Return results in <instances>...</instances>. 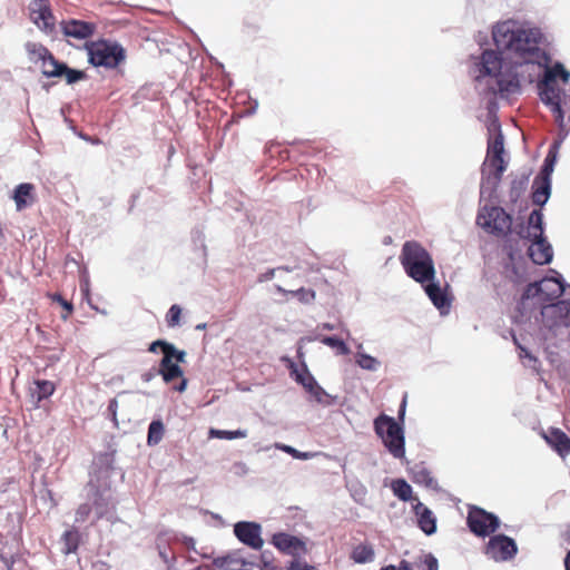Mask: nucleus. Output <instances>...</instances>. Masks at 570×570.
I'll return each instance as SVG.
<instances>
[{
    "label": "nucleus",
    "instance_id": "obj_1",
    "mask_svg": "<svg viewBox=\"0 0 570 570\" xmlns=\"http://www.w3.org/2000/svg\"><path fill=\"white\" fill-rule=\"evenodd\" d=\"M492 38L499 52L488 49L476 63L479 73L475 81L485 85V90L501 98L520 94L521 82L517 71L522 63L543 67V76L538 81V94L544 106L554 115L558 128L564 129L563 119L570 115V95L557 83L570 80V71L557 61L549 66L550 56L540 48L542 33L537 28L524 29L513 21L498 23L492 30Z\"/></svg>",
    "mask_w": 570,
    "mask_h": 570
},
{
    "label": "nucleus",
    "instance_id": "obj_2",
    "mask_svg": "<svg viewBox=\"0 0 570 570\" xmlns=\"http://www.w3.org/2000/svg\"><path fill=\"white\" fill-rule=\"evenodd\" d=\"M400 262L405 274L416 283L424 285L435 277L431 254L415 240H407L403 244Z\"/></svg>",
    "mask_w": 570,
    "mask_h": 570
},
{
    "label": "nucleus",
    "instance_id": "obj_3",
    "mask_svg": "<svg viewBox=\"0 0 570 570\" xmlns=\"http://www.w3.org/2000/svg\"><path fill=\"white\" fill-rule=\"evenodd\" d=\"M374 431L395 459L405 456V435L402 423L392 416L381 414L374 420Z\"/></svg>",
    "mask_w": 570,
    "mask_h": 570
},
{
    "label": "nucleus",
    "instance_id": "obj_4",
    "mask_svg": "<svg viewBox=\"0 0 570 570\" xmlns=\"http://www.w3.org/2000/svg\"><path fill=\"white\" fill-rule=\"evenodd\" d=\"M88 61L95 67L114 69L126 59L124 47L117 41L106 39L91 41L86 45Z\"/></svg>",
    "mask_w": 570,
    "mask_h": 570
},
{
    "label": "nucleus",
    "instance_id": "obj_5",
    "mask_svg": "<svg viewBox=\"0 0 570 570\" xmlns=\"http://www.w3.org/2000/svg\"><path fill=\"white\" fill-rule=\"evenodd\" d=\"M107 479V475H94L87 483V498L92 502V508L95 510V519L91 524H95L96 521L106 518L110 510L115 508L110 484Z\"/></svg>",
    "mask_w": 570,
    "mask_h": 570
},
{
    "label": "nucleus",
    "instance_id": "obj_6",
    "mask_svg": "<svg viewBox=\"0 0 570 570\" xmlns=\"http://www.w3.org/2000/svg\"><path fill=\"white\" fill-rule=\"evenodd\" d=\"M476 224L494 235H507L511 232L512 217L502 207L484 206L476 216Z\"/></svg>",
    "mask_w": 570,
    "mask_h": 570
},
{
    "label": "nucleus",
    "instance_id": "obj_7",
    "mask_svg": "<svg viewBox=\"0 0 570 570\" xmlns=\"http://www.w3.org/2000/svg\"><path fill=\"white\" fill-rule=\"evenodd\" d=\"M466 524L478 537H488L500 527L499 518L479 507H471L466 517Z\"/></svg>",
    "mask_w": 570,
    "mask_h": 570
},
{
    "label": "nucleus",
    "instance_id": "obj_8",
    "mask_svg": "<svg viewBox=\"0 0 570 570\" xmlns=\"http://www.w3.org/2000/svg\"><path fill=\"white\" fill-rule=\"evenodd\" d=\"M485 554L497 561H509L518 553L515 541L505 534L492 535L485 546Z\"/></svg>",
    "mask_w": 570,
    "mask_h": 570
},
{
    "label": "nucleus",
    "instance_id": "obj_9",
    "mask_svg": "<svg viewBox=\"0 0 570 570\" xmlns=\"http://www.w3.org/2000/svg\"><path fill=\"white\" fill-rule=\"evenodd\" d=\"M295 381L303 385V387L314 397V400L324 406H331L337 403L338 397L328 394L315 380V377L305 367L301 373L297 370L293 371Z\"/></svg>",
    "mask_w": 570,
    "mask_h": 570
},
{
    "label": "nucleus",
    "instance_id": "obj_10",
    "mask_svg": "<svg viewBox=\"0 0 570 570\" xmlns=\"http://www.w3.org/2000/svg\"><path fill=\"white\" fill-rule=\"evenodd\" d=\"M234 534L243 544L261 550L264 546L262 525L255 521H238L234 524Z\"/></svg>",
    "mask_w": 570,
    "mask_h": 570
},
{
    "label": "nucleus",
    "instance_id": "obj_11",
    "mask_svg": "<svg viewBox=\"0 0 570 570\" xmlns=\"http://www.w3.org/2000/svg\"><path fill=\"white\" fill-rule=\"evenodd\" d=\"M564 129L559 128V138L550 146L549 151L543 160V165L535 178L551 179L554 165L557 161L558 149L570 132V114L563 119Z\"/></svg>",
    "mask_w": 570,
    "mask_h": 570
},
{
    "label": "nucleus",
    "instance_id": "obj_12",
    "mask_svg": "<svg viewBox=\"0 0 570 570\" xmlns=\"http://www.w3.org/2000/svg\"><path fill=\"white\" fill-rule=\"evenodd\" d=\"M157 373L161 376L163 381L167 384L176 379H180L179 383L173 386V390L183 393L187 389L188 381L185 379L183 368L174 363L169 357L163 355Z\"/></svg>",
    "mask_w": 570,
    "mask_h": 570
},
{
    "label": "nucleus",
    "instance_id": "obj_13",
    "mask_svg": "<svg viewBox=\"0 0 570 570\" xmlns=\"http://www.w3.org/2000/svg\"><path fill=\"white\" fill-rule=\"evenodd\" d=\"M541 314L550 327L568 325L567 321L570 315V301L561 299L557 303L547 304L542 307Z\"/></svg>",
    "mask_w": 570,
    "mask_h": 570
},
{
    "label": "nucleus",
    "instance_id": "obj_14",
    "mask_svg": "<svg viewBox=\"0 0 570 570\" xmlns=\"http://www.w3.org/2000/svg\"><path fill=\"white\" fill-rule=\"evenodd\" d=\"M531 242L528 247V256L537 265H547L553 258V249L544 235L527 238Z\"/></svg>",
    "mask_w": 570,
    "mask_h": 570
},
{
    "label": "nucleus",
    "instance_id": "obj_15",
    "mask_svg": "<svg viewBox=\"0 0 570 570\" xmlns=\"http://www.w3.org/2000/svg\"><path fill=\"white\" fill-rule=\"evenodd\" d=\"M60 28L66 37L85 40L95 33L97 26L94 22L69 19L62 20L60 22Z\"/></svg>",
    "mask_w": 570,
    "mask_h": 570
},
{
    "label": "nucleus",
    "instance_id": "obj_16",
    "mask_svg": "<svg viewBox=\"0 0 570 570\" xmlns=\"http://www.w3.org/2000/svg\"><path fill=\"white\" fill-rule=\"evenodd\" d=\"M272 543L281 552L292 557H299L306 550L305 543L299 538L285 532L275 533Z\"/></svg>",
    "mask_w": 570,
    "mask_h": 570
},
{
    "label": "nucleus",
    "instance_id": "obj_17",
    "mask_svg": "<svg viewBox=\"0 0 570 570\" xmlns=\"http://www.w3.org/2000/svg\"><path fill=\"white\" fill-rule=\"evenodd\" d=\"M542 302H551L564 294L569 286L562 276L556 273V276L544 277L539 282Z\"/></svg>",
    "mask_w": 570,
    "mask_h": 570
},
{
    "label": "nucleus",
    "instance_id": "obj_18",
    "mask_svg": "<svg viewBox=\"0 0 570 570\" xmlns=\"http://www.w3.org/2000/svg\"><path fill=\"white\" fill-rule=\"evenodd\" d=\"M24 50L28 55V58L31 62L38 63L41 62V72L43 70L48 71L50 70L47 68L48 65H53L58 59L55 58V56L49 51L47 47H45L42 43L28 41L24 43Z\"/></svg>",
    "mask_w": 570,
    "mask_h": 570
},
{
    "label": "nucleus",
    "instance_id": "obj_19",
    "mask_svg": "<svg viewBox=\"0 0 570 570\" xmlns=\"http://www.w3.org/2000/svg\"><path fill=\"white\" fill-rule=\"evenodd\" d=\"M493 171L482 170L480 196L481 198L491 197L498 189L502 175L507 169V165L489 166Z\"/></svg>",
    "mask_w": 570,
    "mask_h": 570
},
{
    "label": "nucleus",
    "instance_id": "obj_20",
    "mask_svg": "<svg viewBox=\"0 0 570 570\" xmlns=\"http://www.w3.org/2000/svg\"><path fill=\"white\" fill-rule=\"evenodd\" d=\"M42 75L47 78H60L65 77L68 85H73L78 81L85 80L87 75L82 70L72 69L66 62L57 60L52 69L42 71Z\"/></svg>",
    "mask_w": 570,
    "mask_h": 570
},
{
    "label": "nucleus",
    "instance_id": "obj_21",
    "mask_svg": "<svg viewBox=\"0 0 570 570\" xmlns=\"http://www.w3.org/2000/svg\"><path fill=\"white\" fill-rule=\"evenodd\" d=\"M415 513L417 514L419 528L426 534L432 535L436 532V519L433 512L426 508L423 503L419 502L415 507Z\"/></svg>",
    "mask_w": 570,
    "mask_h": 570
},
{
    "label": "nucleus",
    "instance_id": "obj_22",
    "mask_svg": "<svg viewBox=\"0 0 570 570\" xmlns=\"http://www.w3.org/2000/svg\"><path fill=\"white\" fill-rule=\"evenodd\" d=\"M423 286L426 295L436 308L442 311L445 307H450V298L439 283L433 279L426 282Z\"/></svg>",
    "mask_w": 570,
    "mask_h": 570
},
{
    "label": "nucleus",
    "instance_id": "obj_23",
    "mask_svg": "<svg viewBox=\"0 0 570 570\" xmlns=\"http://www.w3.org/2000/svg\"><path fill=\"white\" fill-rule=\"evenodd\" d=\"M56 391L53 382L48 380H36L33 386L30 387V396L32 403L38 406L41 401L50 397Z\"/></svg>",
    "mask_w": 570,
    "mask_h": 570
},
{
    "label": "nucleus",
    "instance_id": "obj_24",
    "mask_svg": "<svg viewBox=\"0 0 570 570\" xmlns=\"http://www.w3.org/2000/svg\"><path fill=\"white\" fill-rule=\"evenodd\" d=\"M546 440L561 456L570 453V438L561 430L552 428Z\"/></svg>",
    "mask_w": 570,
    "mask_h": 570
},
{
    "label": "nucleus",
    "instance_id": "obj_25",
    "mask_svg": "<svg viewBox=\"0 0 570 570\" xmlns=\"http://www.w3.org/2000/svg\"><path fill=\"white\" fill-rule=\"evenodd\" d=\"M551 195V179L534 178L532 184V203L537 206H544Z\"/></svg>",
    "mask_w": 570,
    "mask_h": 570
},
{
    "label": "nucleus",
    "instance_id": "obj_26",
    "mask_svg": "<svg viewBox=\"0 0 570 570\" xmlns=\"http://www.w3.org/2000/svg\"><path fill=\"white\" fill-rule=\"evenodd\" d=\"M32 22L45 33L51 35L55 31V16L50 8L37 9V13L30 16Z\"/></svg>",
    "mask_w": 570,
    "mask_h": 570
},
{
    "label": "nucleus",
    "instance_id": "obj_27",
    "mask_svg": "<svg viewBox=\"0 0 570 570\" xmlns=\"http://www.w3.org/2000/svg\"><path fill=\"white\" fill-rule=\"evenodd\" d=\"M503 153V135L499 131L498 136L488 142L489 166L507 165L502 157Z\"/></svg>",
    "mask_w": 570,
    "mask_h": 570
},
{
    "label": "nucleus",
    "instance_id": "obj_28",
    "mask_svg": "<svg viewBox=\"0 0 570 570\" xmlns=\"http://www.w3.org/2000/svg\"><path fill=\"white\" fill-rule=\"evenodd\" d=\"M544 235L543 214L540 209H533L528 219V229L520 234L522 238L539 237Z\"/></svg>",
    "mask_w": 570,
    "mask_h": 570
},
{
    "label": "nucleus",
    "instance_id": "obj_29",
    "mask_svg": "<svg viewBox=\"0 0 570 570\" xmlns=\"http://www.w3.org/2000/svg\"><path fill=\"white\" fill-rule=\"evenodd\" d=\"M80 543V533L76 527L66 530L60 539L61 552L65 556L77 552Z\"/></svg>",
    "mask_w": 570,
    "mask_h": 570
},
{
    "label": "nucleus",
    "instance_id": "obj_30",
    "mask_svg": "<svg viewBox=\"0 0 570 570\" xmlns=\"http://www.w3.org/2000/svg\"><path fill=\"white\" fill-rule=\"evenodd\" d=\"M412 480L416 484L424 485L429 489L436 488V481L431 475V472L422 464H415L411 469Z\"/></svg>",
    "mask_w": 570,
    "mask_h": 570
},
{
    "label": "nucleus",
    "instance_id": "obj_31",
    "mask_svg": "<svg viewBox=\"0 0 570 570\" xmlns=\"http://www.w3.org/2000/svg\"><path fill=\"white\" fill-rule=\"evenodd\" d=\"M362 350H363V344L362 343L357 344V352L355 354V363L363 370L371 371V372L377 371L381 367V362L376 357L363 352Z\"/></svg>",
    "mask_w": 570,
    "mask_h": 570
},
{
    "label": "nucleus",
    "instance_id": "obj_32",
    "mask_svg": "<svg viewBox=\"0 0 570 570\" xmlns=\"http://www.w3.org/2000/svg\"><path fill=\"white\" fill-rule=\"evenodd\" d=\"M33 190V185L29 183L19 184L13 191V200L16 203V207L18 210H22L26 208L29 203L28 198L31 197V191Z\"/></svg>",
    "mask_w": 570,
    "mask_h": 570
},
{
    "label": "nucleus",
    "instance_id": "obj_33",
    "mask_svg": "<svg viewBox=\"0 0 570 570\" xmlns=\"http://www.w3.org/2000/svg\"><path fill=\"white\" fill-rule=\"evenodd\" d=\"M529 183V174H523L520 177L514 178L511 181V187L509 190L510 202L515 204L520 199V197L524 194Z\"/></svg>",
    "mask_w": 570,
    "mask_h": 570
},
{
    "label": "nucleus",
    "instance_id": "obj_34",
    "mask_svg": "<svg viewBox=\"0 0 570 570\" xmlns=\"http://www.w3.org/2000/svg\"><path fill=\"white\" fill-rule=\"evenodd\" d=\"M374 550L371 546L368 544H358L356 546L352 553H351V559L355 562V563H360V564H363V563H367V562H371L374 560Z\"/></svg>",
    "mask_w": 570,
    "mask_h": 570
},
{
    "label": "nucleus",
    "instance_id": "obj_35",
    "mask_svg": "<svg viewBox=\"0 0 570 570\" xmlns=\"http://www.w3.org/2000/svg\"><path fill=\"white\" fill-rule=\"evenodd\" d=\"M275 289L278 293H282L284 295H291L293 297H297V299L302 303L308 304L314 301L315 298V292L313 289H306L304 287H301L296 291H288L283 288L281 285H275Z\"/></svg>",
    "mask_w": 570,
    "mask_h": 570
},
{
    "label": "nucleus",
    "instance_id": "obj_36",
    "mask_svg": "<svg viewBox=\"0 0 570 570\" xmlns=\"http://www.w3.org/2000/svg\"><path fill=\"white\" fill-rule=\"evenodd\" d=\"M314 340L320 341L321 343H323L324 345H326L328 347L336 348L337 354H340V355H348L351 353V350L345 344V342L337 336H320L318 335V336H315Z\"/></svg>",
    "mask_w": 570,
    "mask_h": 570
},
{
    "label": "nucleus",
    "instance_id": "obj_37",
    "mask_svg": "<svg viewBox=\"0 0 570 570\" xmlns=\"http://www.w3.org/2000/svg\"><path fill=\"white\" fill-rule=\"evenodd\" d=\"M164 424L160 420H154L148 426L147 443L148 445L158 444L164 436Z\"/></svg>",
    "mask_w": 570,
    "mask_h": 570
},
{
    "label": "nucleus",
    "instance_id": "obj_38",
    "mask_svg": "<svg viewBox=\"0 0 570 570\" xmlns=\"http://www.w3.org/2000/svg\"><path fill=\"white\" fill-rule=\"evenodd\" d=\"M393 493L402 501H409L412 497V488L404 479L392 482Z\"/></svg>",
    "mask_w": 570,
    "mask_h": 570
},
{
    "label": "nucleus",
    "instance_id": "obj_39",
    "mask_svg": "<svg viewBox=\"0 0 570 570\" xmlns=\"http://www.w3.org/2000/svg\"><path fill=\"white\" fill-rule=\"evenodd\" d=\"M209 436L220 439V440L244 439L247 436V430L238 429L235 431H228V430L210 429Z\"/></svg>",
    "mask_w": 570,
    "mask_h": 570
},
{
    "label": "nucleus",
    "instance_id": "obj_40",
    "mask_svg": "<svg viewBox=\"0 0 570 570\" xmlns=\"http://www.w3.org/2000/svg\"><path fill=\"white\" fill-rule=\"evenodd\" d=\"M275 448L282 450L283 452L292 455L294 459L297 460H309L315 456V453L313 452H301L297 449L283 443H275Z\"/></svg>",
    "mask_w": 570,
    "mask_h": 570
},
{
    "label": "nucleus",
    "instance_id": "obj_41",
    "mask_svg": "<svg viewBox=\"0 0 570 570\" xmlns=\"http://www.w3.org/2000/svg\"><path fill=\"white\" fill-rule=\"evenodd\" d=\"M513 341L520 351V358H527L528 363L525 365L534 371H538V367L540 365L539 360L534 355H532L525 347L520 345L515 336H513Z\"/></svg>",
    "mask_w": 570,
    "mask_h": 570
},
{
    "label": "nucleus",
    "instance_id": "obj_42",
    "mask_svg": "<svg viewBox=\"0 0 570 570\" xmlns=\"http://www.w3.org/2000/svg\"><path fill=\"white\" fill-rule=\"evenodd\" d=\"M181 307L177 304L170 306L166 314V323L168 327H176L180 325Z\"/></svg>",
    "mask_w": 570,
    "mask_h": 570
},
{
    "label": "nucleus",
    "instance_id": "obj_43",
    "mask_svg": "<svg viewBox=\"0 0 570 570\" xmlns=\"http://www.w3.org/2000/svg\"><path fill=\"white\" fill-rule=\"evenodd\" d=\"M186 352L184 350H178L173 343H169L167 346V352L165 356L169 357L174 363H185L186 362Z\"/></svg>",
    "mask_w": 570,
    "mask_h": 570
},
{
    "label": "nucleus",
    "instance_id": "obj_44",
    "mask_svg": "<svg viewBox=\"0 0 570 570\" xmlns=\"http://www.w3.org/2000/svg\"><path fill=\"white\" fill-rule=\"evenodd\" d=\"M92 509L94 508L88 502L80 504L75 513V523L80 524L87 521L92 512Z\"/></svg>",
    "mask_w": 570,
    "mask_h": 570
},
{
    "label": "nucleus",
    "instance_id": "obj_45",
    "mask_svg": "<svg viewBox=\"0 0 570 570\" xmlns=\"http://www.w3.org/2000/svg\"><path fill=\"white\" fill-rule=\"evenodd\" d=\"M191 239H193L194 245L196 247H198L199 249H202L203 254L205 255V253H206V245H205V234H204L203 229L195 228L191 232Z\"/></svg>",
    "mask_w": 570,
    "mask_h": 570
},
{
    "label": "nucleus",
    "instance_id": "obj_46",
    "mask_svg": "<svg viewBox=\"0 0 570 570\" xmlns=\"http://www.w3.org/2000/svg\"><path fill=\"white\" fill-rule=\"evenodd\" d=\"M541 288H540V284L539 282H534V283H530L523 294H522V298L523 299H529V298H533V297H537L539 296L541 298V293H540Z\"/></svg>",
    "mask_w": 570,
    "mask_h": 570
},
{
    "label": "nucleus",
    "instance_id": "obj_47",
    "mask_svg": "<svg viewBox=\"0 0 570 570\" xmlns=\"http://www.w3.org/2000/svg\"><path fill=\"white\" fill-rule=\"evenodd\" d=\"M167 346H169V342L165 340H156L149 344L148 352L156 353L158 348L161 350L163 355L167 352Z\"/></svg>",
    "mask_w": 570,
    "mask_h": 570
},
{
    "label": "nucleus",
    "instance_id": "obj_48",
    "mask_svg": "<svg viewBox=\"0 0 570 570\" xmlns=\"http://www.w3.org/2000/svg\"><path fill=\"white\" fill-rule=\"evenodd\" d=\"M52 299L60 303V305L67 311V314L62 315L63 318H67L68 315L71 314V312L73 311V306H72L71 302H68L67 299H65L60 294H55L52 296Z\"/></svg>",
    "mask_w": 570,
    "mask_h": 570
},
{
    "label": "nucleus",
    "instance_id": "obj_49",
    "mask_svg": "<svg viewBox=\"0 0 570 570\" xmlns=\"http://www.w3.org/2000/svg\"><path fill=\"white\" fill-rule=\"evenodd\" d=\"M117 410H118V401L116 399H111L107 406V413L110 416V419L112 420V422L115 423V425H117Z\"/></svg>",
    "mask_w": 570,
    "mask_h": 570
},
{
    "label": "nucleus",
    "instance_id": "obj_50",
    "mask_svg": "<svg viewBox=\"0 0 570 570\" xmlns=\"http://www.w3.org/2000/svg\"><path fill=\"white\" fill-rule=\"evenodd\" d=\"M261 560L263 562V570H274L275 567L272 563V553L267 551H263L261 554Z\"/></svg>",
    "mask_w": 570,
    "mask_h": 570
},
{
    "label": "nucleus",
    "instance_id": "obj_51",
    "mask_svg": "<svg viewBox=\"0 0 570 570\" xmlns=\"http://www.w3.org/2000/svg\"><path fill=\"white\" fill-rule=\"evenodd\" d=\"M38 8H50L48 0H42L41 2L38 0H32L29 4L30 16L37 13Z\"/></svg>",
    "mask_w": 570,
    "mask_h": 570
},
{
    "label": "nucleus",
    "instance_id": "obj_52",
    "mask_svg": "<svg viewBox=\"0 0 570 570\" xmlns=\"http://www.w3.org/2000/svg\"><path fill=\"white\" fill-rule=\"evenodd\" d=\"M424 563H425L428 570H438L439 569L438 559L431 553L425 556Z\"/></svg>",
    "mask_w": 570,
    "mask_h": 570
},
{
    "label": "nucleus",
    "instance_id": "obj_53",
    "mask_svg": "<svg viewBox=\"0 0 570 570\" xmlns=\"http://www.w3.org/2000/svg\"><path fill=\"white\" fill-rule=\"evenodd\" d=\"M277 272L276 268H269L267 269L265 273H262L258 277H257V282L258 283H264V282H267V281H271L274 278L275 276V273Z\"/></svg>",
    "mask_w": 570,
    "mask_h": 570
},
{
    "label": "nucleus",
    "instance_id": "obj_54",
    "mask_svg": "<svg viewBox=\"0 0 570 570\" xmlns=\"http://www.w3.org/2000/svg\"><path fill=\"white\" fill-rule=\"evenodd\" d=\"M157 375H159V373H157V368H151L145 373L141 374V380L144 382H150L151 380H154Z\"/></svg>",
    "mask_w": 570,
    "mask_h": 570
},
{
    "label": "nucleus",
    "instance_id": "obj_55",
    "mask_svg": "<svg viewBox=\"0 0 570 570\" xmlns=\"http://www.w3.org/2000/svg\"><path fill=\"white\" fill-rule=\"evenodd\" d=\"M2 563L4 564L6 570H12L16 563V557L13 554H8L6 559L2 560Z\"/></svg>",
    "mask_w": 570,
    "mask_h": 570
},
{
    "label": "nucleus",
    "instance_id": "obj_56",
    "mask_svg": "<svg viewBox=\"0 0 570 570\" xmlns=\"http://www.w3.org/2000/svg\"><path fill=\"white\" fill-rule=\"evenodd\" d=\"M405 410H406V396L403 397V400L400 404L399 414H397V417L402 423L404 421Z\"/></svg>",
    "mask_w": 570,
    "mask_h": 570
},
{
    "label": "nucleus",
    "instance_id": "obj_57",
    "mask_svg": "<svg viewBox=\"0 0 570 570\" xmlns=\"http://www.w3.org/2000/svg\"><path fill=\"white\" fill-rule=\"evenodd\" d=\"M80 289L83 293V295H89V279L87 276L82 277V279L80 281Z\"/></svg>",
    "mask_w": 570,
    "mask_h": 570
},
{
    "label": "nucleus",
    "instance_id": "obj_58",
    "mask_svg": "<svg viewBox=\"0 0 570 570\" xmlns=\"http://www.w3.org/2000/svg\"><path fill=\"white\" fill-rule=\"evenodd\" d=\"M8 543L0 540V561L4 560L9 554L7 552Z\"/></svg>",
    "mask_w": 570,
    "mask_h": 570
},
{
    "label": "nucleus",
    "instance_id": "obj_59",
    "mask_svg": "<svg viewBox=\"0 0 570 570\" xmlns=\"http://www.w3.org/2000/svg\"><path fill=\"white\" fill-rule=\"evenodd\" d=\"M396 570H413V569H412L411 564L407 561L402 560L400 562V568L399 569L396 568Z\"/></svg>",
    "mask_w": 570,
    "mask_h": 570
},
{
    "label": "nucleus",
    "instance_id": "obj_60",
    "mask_svg": "<svg viewBox=\"0 0 570 570\" xmlns=\"http://www.w3.org/2000/svg\"><path fill=\"white\" fill-rule=\"evenodd\" d=\"M318 327L326 331H333L335 328L334 324L331 323H322Z\"/></svg>",
    "mask_w": 570,
    "mask_h": 570
},
{
    "label": "nucleus",
    "instance_id": "obj_61",
    "mask_svg": "<svg viewBox=\"0 0 570 570\" xmlns=\"http://www.w3.org/2000/svg\"><path fill=\"white\" fill-rule=\"evenodd\" d=\"M185 543H186V546H187L189 549H195V543H196V542H195V540H194L193 538H190V537H189V538H186V539H185Z\"/></svg>",
    "mask_w": 570,
    "mask_h": 570
},
{
    "label": "nucleus",
    "instance_id": "obj_62",
    "mask_svg": "<svg viewBox=\"0 0 570 570\" xmlns=\"http://www.w3.org/2000/svg\"><path fill=\"white\" fill-rule=\"evenodd\" d=\"M564 567H566V570H570V550L568 551V553L564 558Z\"/></svg>",
    "mask_w": 570,
    "mask_h": 570
},
{
    "label": "nucleus",
    "instance_id": "obj_63",
    "mask_svg": "<svg viewBox=\"0 0 570 570\" xmlns=\"http://www.w3.org/2000/svg\"><path fill=\"white\" fill-rule=\"evenodd\" d=\"M381 570H396V567L393 564H390V566L381 568Z\"/></svg>",
    "mask_w": 570,
    "mask_h": 570
},
{
    "label": "nucleus",
    "instance_id": "obj_64",
    "mask_svg": "<svg viewBox=\"0 0 570 570\" xmlns=\"http://www.w3.org/2000/svg\"><path fill=\"white\" fill-rule=\"evenodd\" d=\"M564 539H566V541H567V542H569V543H570V529H568V530L566 531V533H564Z\"/></svg>",
    "mask_w": 570,
    "mask_h": 570
}]
</instances>
